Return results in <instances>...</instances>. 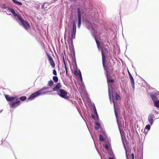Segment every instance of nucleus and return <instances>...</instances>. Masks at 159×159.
<instances>
[{
	"label": "nucleus",
	"mask_w": 159,
	"mask_h": 159,
	"mask_svg": "<svg viewBox=\"0 0 159 159\" xmlns=\"http://www.w3.org/2000/svg\"><path fill=\"white\" fill-rule=\"evenodd\" d=\"M5 98L7 101H10L9 104L11 107L16 108L20 104V101L16 96L10 97L8 95H6Z\"/></svg>",
	"instance_id": "1"
},
{
	"label": "nucleus",
	"mask_w": 159,
	"mask_h": 159,
	"mask_svg": "<svg viewBox=\"0 0 159 159\" xmlns=\"http://www.w3.org/2000/svg\"><path fill=\"white\" fill-rule=\"evenodd\" d=\"M48 88V87H45L42 88L40 90L31 94L29 98L28 99L30 100H32L36 97L42 94H47L48 93V92L46 91L45 90L47 89Z\"/></svg>",
	"instance_id": "2"
},
{
	"label": "nucleus",
	"mask_w": 159,
	"mask_h": 159,
	"mask_svg": "<svg viewBox=\"0 0 159 159\" xmlns=\"http://www.w3.org/2000/svg\"><path fill=\"white\" fill-rule=\"evenodd\" d=\"M105 61L106 60H104V57L103 61H102V65L104 70L106 72V76H107L109 75L110 73H112L113 68L111 63H108L107 66H106L105 65Z\"/></svg>",
	"instance_id": "3"
},
{
	"label": "nucleus",
	"mask_w": 159,
	"mask_h": 159,
	"mask_svg": "<svg viewBox=\"0 0 159 159\" xmlns=\"http://www.w3.org/2000/svg\"><path fill=\"white\" fill-rule=\"evenodd\" d=\"M76 25L75 22H74L73 25V28L71 30V38L70 40H67L68 42L70 45V43L72 47H73V40L75 38L76 33Z\"/></svg>",
	"instance_id": "4"
},
{
	"label": "nucleus",
	"mask_w": 159,
	"mask_h": 159,
	"mask_svg": "<svg viewBox=\"0 0 159 159\" xmlns=\"http://www.w3.org/2000/svg\"><path fill=\"white\" fill-rule=\"evenodd\" d=\"M59 92V93L58 94L61 97L66 99H68L70 98L69 96L67 95L68 93L66 90L62 89H60Z\"/></svg>",
	"instance_id": "5"
},
{
	"label": "nucleus",
	"mask_w": 159,
	"mask_h": 159,
	"mask_svg": "<svg viewBox=\"0 0 159 159\" xmlns=\"http://www.w3.org/2000/svg\"><path fill=\"white\" fill-rule=\"evenodd\" d=\"M20 21L22 23L23 27L26 30H27L30 28V25L28 22L24 20L22 18Z\"/></svg>",
	"instance_id": "6"
},
{
	"label": "nucleus",
	"mask_w": 159,
	"mask_h": 159,
	"mask_svg": "<svg viewBox=\"0 0 159 159\" xmlns=\"http://www.w3.org/2000/svg\"><path fill=\"white\" fill-rule=\"evenodd\" d=\"M127 71L129 75V77L131 82V84L132 87L133 88V89H134V82L133 78L128 69Z\"/></svg>",
	"instance_id": "7"
},
{
	"label": "nucleus",
	"mask_w": 159,
	"mask_h": 159,
	"mask_svg": "<svg viewBox=\"0 0 159 159\" xmlns=\"http://www.w3.org/2000/svg\"><path fill=\"white\" fill-rule=\"evenodd\" d=\"M101 52L102 56V61H103L104 57V60H106V57L105 55V54L108 52V49L105 48H103L101 50Z\"/></svg>",
	"instance_id": "8"
},
{
	"label": "nucleus",
	"mask_w": 159,
	"mask_h": 159,
	"mask_svg": "<svg viewBox=\"0 0 159 159\" xmlns=\"http://www.w3.org/2000/svg\"><path fill=\"white\" fill-rule=\"evenodd\" d=\"M154 117V115L153 114H150L148 116V120L151 125H152L153 123Z\"/></svg>",
	"instance_id": "9"
},
{
	"label": "nucleus",
	"mask_w": 159,
	"mask_h": 159,
	"mask_svg": "<svg viewBox=\"0 0 159 159\" xmlns=\"http://www.w3.org/2000/svg\"><path fill=\"white\" fill-rule=\"evenodd\" d=\"M61 88V85L59 83H58L53 88V91H57Z\"/></svg>",
	"instance_id": "10"
},
{
	"label": "nucleus",
	"mask_w": 159,
	"mask_h": 159,
	"mask_svg": "<svg viewBox=\"0 0 159 159\" xmlns=\"http://www.w3.org/2000/svg\"><path fill=\"white\" fill-rule=\"evenodd\" d=\"M81 10L80 8H78L77 9V14L78 19H81Z\"/></svg>",
	"instance_id": "11"
},
{
	"label": "nucleus",
	"mask_w": 159,
	"mask_h": 159,
	"mask_svg": "<svg viewBox=\"0 0 159 159\" xmlns=\"http://www.w3.org/2000/svg\"><path fill=\"white\" fill-rule=\"evenodd\" d=\"M12 1L13 3L16 5H22V3L21 2H19L17 1L16 0H12Z\"/></svg>",
	"instance_id": "12"
},
{
	"label": "nucleus",
	"mask_w": 159,
	"mask_h": 159,
	"mask_svg": "<svg viewBox=\"0 0 159 159\" xmlns=\"http://www.w3.org/2000/svg\"><path fill=\"white\" fill-rule=\"evenodd\" d=\"M154 104L155 107L157 108H159V100H157L155 101Z\"/></svg>",
	"instance_id": "13"
},
{
	"label": "nucleus",
	"mask_w": 159,
	"mask_h": 159,
	"mask_svg": "<svg viewBox=\"0 0 159 159\" xmlns=\"http://www.w3.org/2000/svg\"><path fill=\"white\" fill-rule=\"evenodd\" d=\"M107 81L108 83L110 82L111 83H113L114 82V80L111 79H109L108 76H107Z\"/></svg>",
	"instance_id": "14"
},
{
	"label": "nucleus",
	"mask_w": 159,
	"mask_h": 159,
	"mask_svg": "<svg viewBox=\"0 0 159 159\" xmlns=\"http://www.w3.org/2000/svg\"><path fill=\"white\" fill-rule=\"evenodd\" d=\"M47 54L49 62L53 60L52 57H51L49 55V54L47 53Z\"/></svg>",
	"instance_id": "15"
},
{
	"label": "nucleus",
	"mask_w": 159,
	"mask_h": 159,
	"mask_svg": "<svg viewBox=\"0 0 159 159\" xmlns=\"http://www.w3.org/2000/svg\"><path fill=\"white\" fill-rule=\"evenodd\" d=\"M112 101H113V102L114 104V109H115V115H116V117H117V112L116 111V110L115 107V104H116V102L113 99V100Z\"/></svg>",
	"instance_id": "16"
},
{
	"label": "nucleus",
	"mask_w": 159,
	"mask_h": 159,
	"mask_svg": "<svg viewBox=\"0 0 159 159\" xmlns=\"http://www.w3.org/2000/svg\"><path fill=\"white\" fill-rule=\"evenodd\" d=\"M13 15L15 17H17L18 19L20 20L22 18H21L20 16L17 14L16 13V12H15V14H13Z\"/></svg>",
	"instance_id": "17"
},
{
	"label": "nucleus",
	"mask_w": 159,
	"mask_h": 159,
	"mask_svg": "<svg viewBox=\"0 0 159 159\" xmlns=\"http://www.w3.org/2000/svg\"><path fill=\"white\" fill-rule=\"evenodd\" d=\"M115 100H120V98L119 95L116 94L115 95Z\"/></svg>",
	"instance_id": "18"
},
{
	"label": "nucleus",
	"mask_w": 159,
	"mask_h": 159,
	"mask_svg": "<svg viewBox=\"0 0 159 159\" xmlns=\"http://www.w3.org/2000/svg\"><path fill=\"white\" fill-rule=\"evenodd\" d=\"M99 139L101 141H104L105 140L104 138L103 137L102 135L100 134L99 136Z\"/></svg>",
	"instance_id": "19"
},
{
	"label": "nucleus",
	"mask_w": 159,
	"mask_h": 159,
	"mask_svg": "<svg viewBox=\"0 0 159 159\" xmlns=\"http://www.w3.org/2000/svg\"><path fill=\"white\" fill-rule=\"evenodd\" d=\"M49 62L50 64L51 65V66H52V67L54 68L55 67V64L53 60L51 61H50Z\"/></svg>",
	"instance_id": "20"
},
{
	"label": "nucleus",
	"mask_w": 159,
	"mask_h": 159,
	"mask_svg": "<svg viewBox=\"0 0 159 159\" xmlns=\"http://www.w3.org/2000/svg\"><path fill=\"white\" fill-rule=\"evenodd\" d=\"M53 79L55 83H57L58 81V78L57 76H53Z\"/></svg>",
	"instance_id": "21"
},
{
	"label": "nucleus",
	"mask_w": 159,
	"mask_h": 159,
	"mask_svg": "<svg viewBox=\"0 0 159 159\" xmlns=\"http://www.w3.org/2000/svg\"><path fill=\"white\" fill-rule=\"evenodd\" d=\"M151 97L153 101V102H155V101H157L156 100L157 98L156 97L155 95H152L151 96Z\"/></svg>",
	"instance_id": "22"
},
{
	"label": "nucleus",
	"mask_w": 159,
	"mask_h": 159,
	"mask_svg": "<svg viewBox=\"0 0 159 159\" xmlns=\"http://www.w3.org/2000/svg\"><path fill=\"white\" fill-rule=\"evenodd\" d=\"M19 100H21V101H25V100H26V96H21V97H20L19 98Z\"/></svg>",
	"instance_id": "23"
},
{
	"label": "nucleus",
	"mask_w": 159,
	"mask_h": 159,
	"mask_svg": "<svg viewBox=\"0 0 159 159\" xmlns=\"http://www.w3.org/2000/svg\"><path fill=\"white\" fill-rule=\"evenodd\" d=\"M95 41H96L97 45V47L98 48H99V46L100 45V43H99V42L98 41V39L96 38H95Z\"/></svg>",
	"instance_id": "24"
},
{
	"label": "nucleus",
	"mask_w": 159,
	"mask_h": 159,
	"mask_svg": "<svg viewBox=\"0 0 159 159\" xmlns=\"http://www.w3.org/2000/svg\"><path fill=\"white\" fill-rule=\"evenodd\" d=\"M53 84V82L52 80H51L48 82V85L50 86H51Z\"/></svg>",
	"instance_id": "25"
},
{
	"label": "nucleus",
	"mask_w": 159,
	"mask_h": 159,
	"mask_svg": "<svg viewBox=\"0 0 159 159\" xmlns=\"http://www.w3.org/2000/svg\"><path fill=\"white\" fill-rule=\"evenodd\" d=\"M150 128V126L148 124L146 125L145 129H147L148 130H149Z\"/></svg>",
	"instance_id": "26"
},
{
	"label": "nucleus",
	"mask_w": 159,
	"mask_h": 159,
	"mask_svg": "<svg viewBox=\"0 0 159 159\" xmlns=\"http://www.w3.org/2000/svg\"><path fill=\"white\" fill-rule=\"evenodd\" d=\"M9 9L11 11V12L13 14H15V11L13 9H12L11 8H10Z\"/></svg>",
	"instance_id": "27"
},
{
	"label": "nucleus",
	"mask_w": 159,
	"mask_h": 159,
	"mask_svg": "<svg viewBox=\"0 0 159 159\" xmlns=\"http://www.w3.org/2000/svg\"><path fill=\"white\" fill-rule=\"evenodd\" d=\"M81 23V19H78V28H80Z\"/></svg>",
	"instance_id": "28"
},
{
	"label": "nucleus",
	"mask_w": 159,
	"mask_h": 159,
	"mask_svg": "<svg viewBox=\"0 0 159 159\" xmlns=\"http://www.w3.org/2000/svg\"><path fill=\"white\" fill-rule=\"evenodd\" d=\"M108 94H109V98L110 99V100L111 101V93H110L109 89Z\"/></svg>",
	"instance_id": "29"
},
{
	"label": "nucleus",
	"mask_w": 159,
	"mask_h": 159,
	"mask_svg": "<svg viewBox=\"0 0 159 159\" xmlns=\"http://www.w3.org/2000/svg\"><path fill=\"white\" fill-rule=\"evenodd\" d=\"M53 74L55 75H57V71L55 70H53Z\"/></svg>",
	"instance_id": "30"
},
{
	"label": "nucleus",
	"mask_w": 159,
	"mask_h": 159,
	"mask_svg": "<svg viewBox=\"0 0 159 159\" xmlns=\"http://www.w3.org/2000/svg\"><path fill=\"white\" fill-rule=\"evenodd\" d=\"M74 73L75 75H79L78 72L77 70H75Z\"/></svg>",
	"instance_id": "31"
},
{
	"label": "nucleus",
	"mask_w": 159,
	"mask_h": 159,
	"mask_svg": "<svg viewBox=\"0 0 159 159\" xmlns=\"http://www.w3.org/2000/svg\"><path fill=\"white\" fill-rule=\"evenodd\" d=\"M63 60H64V66H65V70H67V67L66 65V63H65V61H64V58H63Z\"/></svg>",
	"instance_id": "32"
},
{
	"label": "nucleus",
	"mask_w": 159,
	"mask_h": 159,
	"mask_svg": "<svg viewBox=\"0 0 159 159\" xmlns=\"http://www.w3.org/2000/svg\"><path fill=\"white\" fill-rule=\"evenodd\" d=\"M94 112H95V114L96 115V116L97 117H98V115L97 114V112L96 109H95L94 110Z\"/></svg>",
	"instance_id": "33"
},
{
	"label": "nucleus",
	"mask_w": 159,
	"mask_h": 159,
	"mask_svg": "<svg viewBox=\"0 0 159 159\" xmlns=\"http://www.w3.org/2000/svg\"><path fill=\"white\" fill-rule=\"evenodd\" d=\"M105 147L107 149H109V146L107 144H106L105 145Z\"/></svg>",
	"instance_id": "34"
},
{
	"label": "nucleus",
	"mask_w": 159,
	"mask_h": 159,
	"mask_svg": "<svg viewBox=\"0 0 159 159\" xmlns=\"http://www.w3.org/2000/svg\"><path fill=\"white\" fill-rule=\"evenodd\" d=\"M132 158L133 159H134V154L132 153L131 154Z\"/></svg>",
	"instance_id": "35"
},
{
	"label": "nucleus",
	"mask_w": 159,
	"mask_h": 159,
	"mask_svg": "<svg viewBox=\"0 0 159 159\" xmlns=\"http://www.w3.org/2000/svg\"><path fill=\"white\" fill-rule=\"evenodd\" d=\"M79 72H80V74H79V76L80 78H81V77H82V76L81 73L80 71H79Z\"/></svg>",
	"instance_id": "36"
},
{
	"label": "nucleus",
	"mask_w": 159,
	"mask_h": 159,
	"mask_svg": "<svg viewBox=\"0 0 159 159\" xmlns=\"http://www.w3.org/2000/svg\"><path fill=\"white\" fill-rule=\"evenodd\" d=\"M96 125H97L98 126H100V124L98 122H96Z\"/></svg>",
	"instance_id": "37"
},
{
	"label": "nucleus",
	"mask_w": 159,
	"mask_h": 159,
	"mask_svg": "<svg viewBox=\"0 0 159 159\" xmlns=\"http://www.w3.org/2000/svg\"><path fill=\"white\" fill-rule=\"evenodd\" d=\"M66 75L68 76L67 69L66 70Z\"/></svg>",
	"instance_id": "38"
},
{
	"label": "nucleus",
	"mask_w": 159,
	"mask_h": 159,
	"mask_svg": "<svg viewBox=\"0 0 159 159\" xmlns=\"http://www.w3.org/2000/svg\"><path fill=\"white\" fill-rule=\"evenodd\" d=\"M95 129H98L99 128V127H97V126H96L95 127Z\"/></svg>",
	"instance_id": "39"
},
{
	"label": "nucleus",
	"mask_w": 159,
	"mask_h": 159,
	"mask_svg": "<svg viewBox=\"0 0 159 159\" xmlns=\"http://www.w3.org/2000/svg\"><path fill=\"white\" fill-rule=\"evenodd\" d=\"M92 117L93 119H94L95 118V116L94 115H92Z\"/></svg>",
	"instance_id": "40"
},
{
	"label": "nucleus",
	"mask_w": 159,
	"mask_h": 159,
	"mask_svg": "<svg viewBox=\"0 0 159 159\" xmlns=\"http://www.w3.org/2000/svg\"><path fill=\"white\" fill-rule=\"evenodd\" d=\"M2 140H1V141H0V144H2Z\"/></svg>",
	"instance_id": "41"
},
{
	"label": "nucleus",
	"mask_w": 159,
	"mask_h": 159,
	"mask_svg": "<svg viewBox=\"0 0 159 159\" xmlns=\"http://www.w3.org/2000/svg\"><path fill=\"white\" fill-rule=\"evenodd\" d=\"M44 4H43L42 5V7L43 8H44Z\"/></svg>",
	"instance_id": "42"
},
{
	"label": "nucleus",
	"mask_w": 159,
	"mask_h": 159,
	"mask_svg": "<svg viewBox=\"0 0 159 159\" xmlns=\"http://www.w3.org/2000/svg\"><path fill=\"white\" fill-rule=\"evenodd\" d=\"M80 81L82 82V77H81V78H80Z\"/></svg>",
	"instance_id": "43"
},
{
	"label": "nucleus",
	"mask_w": 159,
	"mask_h": 159,
	"mask_svg": "<svg viewBox=\"0 0 159 159\" xmlns=\"http://www.w3.org/2000/svg\"><path fill=\"white\" fill-rule=\"evenodd\" d=\"M109 159H114L113 158H109Z\"/></svg>",
	"instance_id": "44"
}]
</instances>
